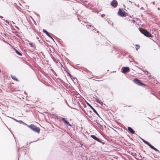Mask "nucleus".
Wrapping results in <instances>:
<instances>
[{
	"label": "nucleus",
	"mask_w": 160,
	"mask_h": 160,
	"mask_svg": "<svg viewBox=\"0 0 160 160\" xmlns=\"http://www.w3.org/2000/svg\"><path fill=\"white\" fill-rule=\"evenodd\" d=\"M95 100L97 103H99L101 104L102 103V102L100 101L99 99L98 98H96Z\"/></svg>",
	"instance_id": "obj_11"
},
{
	"label": "nucleus",
	"mask_w": 160,
	"mask_h": 160,
	"mask_svg": "<svg viewBox=\"0 0 160 160\" xmlns=\"http://www.w3.org/2000/svg\"><path fill=\"white\" fill-rule=\"evenodd\" d=\"M46 34L47 36H48V37L51 38L52 39H53L51 37V36L47 32L46 33Z\"/></svg>",
	"instance_id": "obj_15"
},
{
	"label": "nucleus",
	"mask_w": 160,
	"mask_h": 160,
	"mask_svg": "<svg viewBox=\"0 0 160 160\" xmlns=\"http://www.w3.org/2000/svg\"><path fill=\"white\" fill-rule=\"evenodd\" d=\"M140 31L145 36L147 37H149L151 36V34L145 30L143 29H141L140 30Z\"/></svg>",
	"instance_id": "obj_2"
},
{
	"label": "nucleus",
	"mask_w": 160,
	"mask_h": 160,
	"mask_svg": "<svg viewBox=\"0 0 160 160\" xmlns=\"http://www.w3.org/2000/svg\"><path fill=\"white\" fill-rule=\"evenodd\" d=\"M134 82L135 83L138 85H143V84L140 82L139 80H138L137 79H135L134 80Z\"/></svg>",
	"instance_id": "obj_6"
},
{
	"label": "nucleus",
	"mask_w": 160,
	"mask_h": 160,
	"mask_svg": "<svg viewBox=\"0 0 160 160\" xmlns=\"http://www.w3.org/2000/svg\"><path fill=\"white\" fill-rule=\"evenodd\" d=\"M111 5L114 7H116L118 5L117 2L116 0H113L111 3Z\"/></svg>",
	"instance_id": "obj_5"
},
{
	"label": "nucleus",
	"mask_w": 160,
	"mask_h": 160,
	"mask_svg": "<svg viewBox=\"0 0 160 160\" xmlns=\"http://www.w3.org/2000/svg\"><path fill=\"white\" fill-rule=\"evenodd\" d=\"M28 126L34 131L38 133L40 132V129L39 128L36 127L35 125L33 124H31L30 125H28Z\"/></svg>",
	"instance_id": "obj_1"
},
{
	"label": "nucleus",
	"mask_w": 160,
	"mask_h": 160,
	"mask_svg": "<svg viewBox=\"0 0 160 160\" xmlns=\"http://www.w3.org/2000/svg\"><path fill=\"white\" fill-rule=\"evenodd\" d=\"M122 70L123 72H125L129 70V68L128 67H125L122 68Z\"/></svg>",
	"instance_id": "obj_7"
},
{
	"label": "nucleus",
	"mask_w": 160,
	"mask_h": 160,
	"mask_svg": "<svg viewBox=\"0 0 160 160\" xmlns=\"http://www.w3.org/2000/svg\"><path fill=\"white\" fill-rule=\"evenodd\" d=\"M12 78L14 80H16V81L17 80V79L15 77H14V76H12Z\"/></svg>",
	"instance_id": "obj_14"
},
{
	"label": "nucleus",
	"mask_w": 160,
	"mask_h": 160,
	"mask_svg": "<svg viewBox=\"0 0 160 160\" xmlns=\"http://www.w3.org/2000/svg\"><path fill=\"white\" fill-rule=\"evenodd\" d=\"M128 130L130 131V132L131 133H132V134L134 133V131L133 130V129L129 127H128Z\"/></svg>",
	"instance_id": "obj_10"
},
{
	"label": "nucleus",
	"mask_w": 160,
	"mask_h": 160,
	"mask_svg": "<svg viewBox=\"0 0 160 160\" xmlns=\"http://www.w3.org/2000/svg\"><path fill=\"white\" fill-rule=\"evenodd\" d=\"M91 27V26L90 25H88L87 26V27L88 28H89V27Z\"/></svg>",
	"instance_id": "obj_20"
},
{
	"label": "nucleus",
	"mask_w": 160,
	"mask_h": 160,
	"mask_svg": "<svg viewBox=\"0 0 160 160\" xmlns=\"http://www.w3.org/2000/svg\"><path fill=\"white\" fill-rule=\"evenodd\" d=\"M43 31L45 33H46L47 32V31L45 30H43Z\"/></svg>",
	"instance_id": "obj_19"
},
{
	"label": "nucleus",
	"mask_w": 160,
	"mask_h": 160,
	"mask_svg": "<svg viewBox=\"0 0 160 160\" xmlns=\"http://www.w3.org/2000/svg\"><path fill=\"white\" fill-rule=\"evenodd\" d=\"M88 105L92 109V108H93L90 104H89V103H87Z\"/></svg>",
	"instance_id": "obj_17"
},
{
	"label": "nucleus",
	"mask_w": 160,
	"mask_h": 160,
	"mask_svg": "<svg viewBox=\"0 0 160 160\" xmlns=\"http://www.w3.org/2000/svg\"><path fill=\"white\" fill-rule=\"evenodd\" d=\"M92 109L93 111L97 115L99 116L98 113L96 111L94 108H92Z\"/></svg>",
	"instance_id": "obj_13"
},
{
	"label": "nucleus",
	"mask_w": 160,
	"mask_h": 160,
	"mask_svg": "<svg viewBox=\"0 0 160 160\" xmlns=\"http://www.w3.org/2000/svg\"><path fill=\"white\" fill-rule=\"evenodd\" d=\"M29 44L30 45V46L31 47H33V44H32V43H29Z\"/></svg>",
	"instance_id": "obj_18"
},
{
	"label": "nucleus",
	"mask_w": 160,
	"mask_h": 160,
	"mask_svg": "<svg viewBox=\"0 0 160 160\" xmlns=\"http://www.w3.org/2000/svg\"><path fill=\"white\" fill-rule=\"evenodd\" d=\"M118 13L119 15L121 17H125L127 15L126 13L124 11L120 9L119 10Z\"/></svg>",
	"instance_id": "obj_3"
},
{
	"label": "nucleus",
	"mask_w": 160,
	"mask_h": 160,
	"mask_svg": "<svg viewBox=\"0 0 160 160\" xmlns=\"http://www.w3.org/2000/svg\"><path fill=\"white\" fill-rule=\"evenodd\" d=\"M140 46L138 45H136V50H138V49L139 48Z\"/></svg>",
	"instance_id": "obj_16"
},
{
	"label": "nucleus",
	"mask_w": 160,
	"mask_h": 160,
	"mask_svg": "<svg viewBox=\"0 0 160 160\" xmlns=\"http://www.w3.org/2000/svg\"><path fill=\"white\" fill-rule=\"evenodd\" d=\"M62 120L65 123H66V124H68V125H70L69 124V122H68L64 118H62Z\"/></svg>",
	"instance_id": "obj_12"
},
{
	"label": "nucleus",
	"mask_w": 160,
	"mask_h": 160,
	"mask_svg": "<svg viewBox=\"0 0 160 160\" xmlns=\"http://www.w3.org/2000/svg\"><path fill=\"white\" fill-rule=\"evenodd\" d=\"M142 141L144 143H145L146 144H147L151 148H152V149H154V150H155V151H158V150L157 149H156V148H155L153 146H152V145H151L150 144H149L147 141H145V140H144L143 139H142Z\"/></svg>",
	"instance_id": "obj_4"
},
{
	"label": "nucleus",
	"mask_w": 160,
	"mask_h": 160,
	"mask_svg": "<svg viewBox=\"0 0 160 160\" xmlns=\"http://www.w3.org/2000/svg\"><path fill=\"white\" fill-rule=\"evenodd\" d=\"M13 49L15 50L16 53L19 56H22V54L16 48H13Z\"/></svg>",
	"instance_id": "obj_9"
},
{
	"label": "nucleus",
	"mask_w": 160,
	"mask_h": 160,
	"mask_svg": "<svg viewBox=\"0 0 160 160\" xmlns=\"http://www.w3.org/2000/svg\"><path fill=\"white\" fill-rule=\"evenodd\" d=\"M91 137L92 138H93L95 140H96V141H99V139L97 137H96V136H95V135H91Z\"/></svg>",
	"instance_id": "obj_8"
}]
</instances>
